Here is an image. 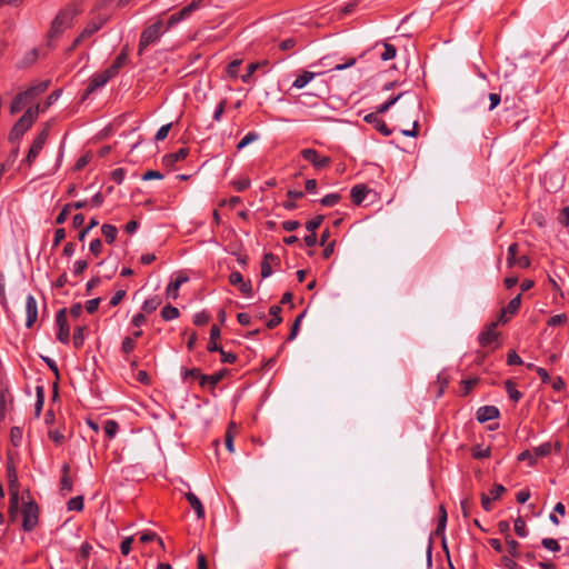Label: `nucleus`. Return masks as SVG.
Returning <instances> with one entry per match:
<instances>
[{
    "mask_svg": "<svg viewBox=\"0 0 569 569\" xmlns=\"http://www.w3.org/2000/svg\"><path fill=\"white\" fill-rule=\"evenodd\" d=\"M7 471H8L9 490H10L9 515L11 518H13L16 516V513L18 511V507H19V486H18L16 468L12 463L8 465Z\"/></svg>",
    "mask_w": 569,
    "mask_h": 569,
    "instance_id": "nucleus-5",
    "label": "nucleus"
},
{
    "mask_svg": "<svg viewBox=\"0 0 569 569\" xmlns=\"http://www.w3.org/2000/svg\"><path fill=\"white\" fill-rule=\"evenodd\" d=\"M36 416L38 417L42 410L44 403V388L42 386H37L36 388Z\"/></svg>",
    "mask_w": 569,
    "mask_h": 569,
    "instance_id": "nucleus-40",
    "label": "nucleus"
},
{
    "mask_svg": "<svg viewBox=\"0 0 569 569\" xmlns=\"http://www.w3.org/2000/svg\"><path fill=\"white\" fill-rule=\"evenodd\" d=\"M209 320H210V315L204 310L197 312L193 316V323L196 326H204L209 322Z\"/></svg>",
    "mask_w": 569,
    "mask_h": 569,
    "instance_id": "nucleus-48",
    "label": "nucleus"
},
{
    "mask_svg": "<svg viewBox=\"0 0 569 569\" xmlns=\"http://www.w3.org/2000/svg\"><path fill=\"white\" fill-rule=\"evenodd\" d=\"M39 112V106L30 107L12 127L10 132V140L20 139L32 127L33 122L38 118Z\"/></svg>",
    "mask_w": 569,
    "mask_h": 569,
    "instance_id": "nucleus-2",
    "label": "nucleus"
},
{
    "mask_svg": "<svg viewBox=\"0 0 569 569\" xmlns=\"http://www.w3.org/2000/svg\"><path fill=\"white\" fill-rule=\"evenodd\" d=\"M186 499L188 500L190 507L194 511L198 519L204 518V508L201 500L191 491L184 493Z\"/></svg>",
    "mask_w": 569,
    "mask_h": 569,
    "instance_id": "nucleus-20",
    "label": "nucleus"
},
{
    "mask_svg": "<svg viewBox=\"0 0 569 569\" xmlns=\"http://www.w3.org/2000/svg\"><path fill=\"white\" fill-rule=\"evenodd\" d=\"M301 156L305 160L311 162L316 169H322L330 164L329 157H322L316 149L307 148L301 150Z\"/></svg>",
    "mask_w": 569,
    "mask_h": 569,
    "instance_id": "nucleus-10",
    "label": "nucleus"
},
{
    "mask_svg": "<svg viewBox=\"0 0 569 569\" xmlns=\"http://www.w3.org/2000/svg\"><path fill=\"white\" fill-rule=\"evenodd\" d=\"M108 20H109V16H107V14H101V13L94 14L90 19V21L87 23V26L83 28V30L80 32V34L74 39L69 51H72L82 41L92 37L96 32H98L103 27V24Z\"/></svg>",
    "mask_w": 569,
    "mask_h": 569,
    "instance_id": "nucleus-3",
    "label": "nucleus"
},
{
    "mask_svg": "<svg viewBox=\"0 0 569 569\" xmlns=\"http://www.w3.org/2000/svg\"><path fill=\"white\" fill-rule=\"evenodd\" d=\"M515 531L520 538H526L529 533L526 521L521 517L515 520Z\"/></svg>",
    "mask_w": 569,
    "mask_h": 569,
    "instance_id": "nucleus-41",
    "label": "nucleus"
},
{
    "mask_svg": "<svg viewBox=\"0 0 569 569\" xmlns=\"http://www.w3.org/2000/svg\"><path fill=\"white\" fill-rule=\"evenodd\" d=\"M89 250L90 252L98 257L100 253H101V250H102V242L99 238L97 239H93L90 244H89Z\"/></svg>",
    "mask_w": 569,
    "mask_h": 569,
    "instance_id": "nucleus-61",
    "label": "nucleus"
},
{
    "mask_svg": "<svg viewBox=\"0 0 569 569\" xmlns=\"http://www.w3.org/2000/svg\"><path fill=\"white\" fill-rule=\"evenodd\" d=\"M136 348V341L131 337H126L121 343V351L126 355L131 353Z\"/></svg>",
    "mask_w": 569,
    "mask_h": 569,
    "instance_id": "nucleus-49",
    "label": "nucleus"
},
{
    "mask_svg": "<svg viewBox=\"0 0 569 569\" xmlns=\"http://www.w3.org/2000/svg\"><path fill=\"white\" fill-rule=\"evenodd\" d=\"M552 445L550 442L541 443L532 449L536 459L547 457L551 453Z\"/></svg>",
    "mask_w": 569,
    "mask_h": 569,
    "instance_id": "nucleus-37",
    "label": "nucleus"
},
{
    "mask_svg": "<svg viewBox=\"0 0 569 569\" xmlns=\"http://www.w3.org/2000/svg\"><path fill=\"white\" fill-rule=\"evenodd\" d=\"M48 437L56 445H62L64 441V435L58 429L49 430Z\"/></svg>",
    "mask_w": 569,
    "mask_h": 569,
    "instance_id": "nucleus-53",
    "label": "nucleus"
},
{
    "mask_svg": "<svg viewBox=\"0 0 569 569\" xmlns=\"http://www.w3.org/2000/svg\"><path fill=\"white\" fill-rule=\"evenodd\" d=\"M70 210H71V204H66L63 207V209L59 212V214L57 216L56 218V223L57 224H62L67 221L68 219V216L70 213Z\"/></svg>",
    "mask_w": 569,
    "mask_h": 569,
    "instance_id": "nucleus-58",
    "label": "nucleus"
},
{
    "mask_svg": "<svg viewBox=\"0 0 569 569\" xmlns=\"http://www.w3.org/2000/svg\"><path fill=\"white\" fill-rule=\"evenodd\" d=\"M91 551L92 546L89 542L86 541L81 545L77 561L83 569H88V559L91 555Z\"/></svg>",
    "mask_w": 569,
    "mask_h": 569,
    "instance_id": "nucleus-26",
    "label": "nucleus"
},
{
    "mask_svg": "<svg viewBox=\"0 0 569 569\" xmlns=\"http://www.w3.org/2000/svg\"><path fill=\"white\" fill-rule=\"evenodd\" d=\"M88 268V261L87 260H78L73 264L72 273L76 277H79L82 274V272Z\"/></svg>",
    "mask_w": 569,
    "mask_h": 569,
    "instance_id": "nucleus-57",
    "label": "nucleus"
},
{
    "mask_svg": "<svg viewBox=\"0 0 569 569\" xmlns=\"http://www.w3.org/2000/svg\"><path fill=\"white\" fill-rule=\"evenodd\" d=\"M77 14L78 10L71 6L60 10L51 22L48 37L54 39L62 34L64 30L71 27Z\"/></svg>",
    "mask_w": 569,
    "mask_h": 569,
    "instance_id": "nucleus-1",
    "label": "nucleus"
},
{
    "mask_svg": "<svg viewBox=\"0 0 569 569\" xmlns=\"http://www.w3.org/2000/svg\"><path fill=\"white\" fill-rule=\"evenodd\" d=\"M219 353L221 356L220 360L223 363H234L237 360V355L233 352L226 351V350L221 349V351Z\"/></svg>",
    "mask_w": 569,
    "mask_h": 569,
    "instance_id": "nucleus-60",
    "label": "nucleus"
},
{
    "mask_svg": "<svg viewBox=\"0 0 569 569\" xmlns=\"http://www.w3.org/2000/svg\"><path fill=\"white\" fill-rule=\"evenodd\" d=\"M226 370H220L218 372H214L213 375H202L200 380V386H210L211 389H213L224 377Z\"/></svg>",
    "mask_w": 569,
    "mask_h": 569,
    "instance_id": "nucleus-23",
    "label": "nucleus"
},
{
    "mask_svg": "<svg viewBox=\"0 0 569 569\" xmlns=\"http://www.w3.org/2000/svg\"><path fill=\"white\" fill-rule=\"evenodd\" d=\"M188 280H189V278L183 274H179L174 280H171L166 289L167 297L176 300L179 296L180 287Z\"/></svg>",
    "mask_w": 569,
    "mask_h": 569,
    "instance_id": "nucleus-19",
    "label": "nucleus"
},
{
    "mask_svg": "<svg viewBox=\"0 0 569 569\" xmlns=\"http://www.w3.org/2000/svg\"><path fill=\"white\" fill-rule=\"evenodd\" d=\"M191 14H192V12H191L190 8H188L187 6L183 7L180 11L172 13L167 21L166 30H168V29L172 28L173 26L178 24L179 22L186 20Z\"/></svg>",
    "mask_w": 569,
    "mask_h": 569,
    "instance_id": "nucleus-22",
    "label": "nucleus"
},
{
    "mask_svg": "<svg viewBox=\"0 0 569 569\" xmlns=\"http://www.w3.org/2000/svg\"><path fill=\"white\" fill-rule=\"evenodd\" d=\"M171 127H172V123H167V124H163L162 127H160L156 133L154 139L157 141L164 140L168 137V134L171 130Z\"/></svg>",
    "mask_w": 569,
    "mask_h": 569,
    "instance_id": "nucleus-54",
    "label": "nucleus"
},
{
    "mask_svg": "<svg viewBox=\"0 0 569 569\" xmlns=\"http://www.w3.org/2000/svg\"><path fill=\"white\" fill-rule=\"evenodd\" d=\"M259 138V134L257 132H249L247 133L241 141L237 144V149L241 150L244 147H247L249 143L256 141Z\"/></svg>",
    "mask_w": 569,
    "mask_h": 569,
    "instance_id": "nucleus-47",
    "label": "nucleus"
},
{
    "mask_svg": "<svg viewBox=\"0 0 569 569\" xmlns=\"http://www.w3.org/2000/svg\"><path fill=\"white\" fill-rule=\"evenodd\" d=\"M276 257L272 253H266L263 256L262 262H261V277L268 278L272 273L271 263L270 261H273Z\"/></svg>",
    "mask_w": 569,
    "mask_h": 569,
    "instance_id": "nucleus-29",
    "label": "nucleus"
},
{
    "mask_svg": "<svg viewBox=\"0 0 569 569\" xmlns=\"http://www.w3.org/2000/svg\"><path fill=\"white\" fill-rule=\"evenodd\" d=\"M477 383H478L477 378L462 380L461 385H462V389H463V395H468L475 388V386Z\"/></svg>",
    "mask_w": 569,
    "mask_h": 569,
    "instance_id": "nucleus-62",
    "label": "nucleus"
},
{
    "mask_svg": "<svg viewBox=\"0 0 569 569\" xmlns=\"http://www.w3.org/2000/svg\"><path fill=\"white\" fill-rule=\"evenodd\" d=\"M56 325L58 328L57 339L63 343L68 345L70 341V326L67 319V310L60 309L56 315Z\"/></svg>",
    "mask_w": 569,
    "mask_h": 569,
    "instance_id": "nucleus-8",
    "label": "nucleus"
},
{
    "mask_svg": "<svg viewBox=\"0 0 569 569\" xmlns=\"http://www.w3.org/2000/svg\"><path fill=\"white\" fill-rule=\"evenodd\" d=\"M402 96H403V93H399L398 96H396V97L389 99L388 101H386L385 103L380 104L379 107H377V110L375 113L380 114V113L387 112Z\"/></svg>",
    "mask_w": 569,
    "mask_h": 569,
    "instance_id": "nucleus-44",
    "label": "nucleus"
},
{
    "mask_svg": "<svg viewBox=\"0 0 569 569\" xmlns=\"http://www.w3.org/2000/svg\"><path fill=\"white\" fill-rule=\"evenodd\" d=\"M479 422H487L499 417V409L495 406L480 407L476 412Z\"/></svg>",
    "mask_w": 569,
    "mask_h": 569,
    "instance_id": "nucleus-18",
    "label": "nucleus"
},
{
    "mask_svg": "<svg viewBox=\"0 0 569 569\" xmlns=\"http://www.w3.org/2000/svg\"><path fill=\"white\" fill-rule=\"evenodd\" d=\"M161 302L162 301H161L160 297L153 296V297L144 300L141 309L146 313H152L153 311H156L159 308Z\"/></svg>",
    "mask_w": 569,
    "mask_h": 569,
    "instance_id": "nucleus-28",
    "label": "nucleus"
},
{
    "mask_svg": "<svg viewBox=\"0 0 569 569\" xmlns=\"http://www.w3.org/2000/svg\"><path fill=\"white\" fill-rule=\"evenodd\" d=\"M401 134L406 137L416 138L419 134V121L418 119H413L411 129L401 130Z\"/></svg>",
    "mask_w": 569,
    "mask_h": 569,
    "instance_id": "nucleus-55",
    "label": "nucleus"
},
{
    "mask_svg": "<svg viewBox=\"0 0 569 569\" xmlns=\"http://www.w3.org/2000/svg\"><path fill=\"white\" fill-rule=\"evenodd\" d=\"M180 316V312H179V309L171 306V305H167L162 308L161 310V317L164 321H171V320H174L177 319L178 317Z\"/></svg>",
    "mask_w": 569,
    "mask_h": 569,
    "instance_id": "nucleus-30",
    "label": "nucleus"
},
{
    "mask_svg": "<svg viewBox=\"0 0 569 569\" xmlns=\"http://www.w3.org/2000/svg\"><path fill=\"white\" fill-rule=\"evenodd\" d=\"M103 430L106 436L112 439L119 430V425L117 421L109 419L104 422Z\"/></svg>",
    "mask_w": 569,
    "mask_h": 569,
    "instance_id": "nucleus-39",
    "label": "nucleus"
},
{
    "mask_svg": "<svg viewBox=\"0 0 569 569\" xmlns=\"http://www.w3.org/2000/svg\"><path fill=\"white\" fill-rule=\"evenodd\" d=\"M518 253V243L513 242L508 248V254H507V263L508 267H519V268H529L530 267V259L528 256H517Z\"/></svg>",
    "mask_w": 569,
    "mask_h": 569,
    "instance_id": "nucleus-9",
    "label": "nucleus"
},
{
    "mask_svg": "<svg viewBox=\"0 0 569 569\" xmlns=\"http://www.w3.org/2000/svg\"><path fill=\"white\" fill-rule=\"evenodd\" d=\"M541 545L543 546V548L552 552H557L560 550V545L558 540L553 538H543Z\"/></svg>",
    "mask_w": 569,
    "mask_h": 569,
    "instance_id": "nucleus-46",
    "label": "nucleus"
},
{
    "mask_svg": "<svg viewBox=\"0 0 569 569\" xmlns=\"http://www.w3.org/2000/svg\"><path fill=\"white\" fill-rule=\"evenodd\" d=\"M26 327L31 328L38 319V305L32 295H28L26 298Z\"/></svg>",
    "mask_w": 569,
    "mask_h": 569,
    "instance_id": "nucleus-14",
    "label": "nucleus"
},
{
    "mask_svg": "<svg viewBox=\"0 0 569 569\" xmlns=\"http://www.w3.org/2000/svg\"><path fill=\"white\" fill-rule=\"evenodd\" d=\"M231 183L237 191L241 192L250 187V179L248 177H240L232 180Z\"/></svg>",
    "mask_w": 569,
    "mask_h": 569,
    "instance_id": "nucleus-43",
    "label": "nucleus"
},
{
    "mask_svg": "<svg viewBox=\"0 0 569 569\" xmlns=\"http://www.w3.org/2000/svg\"><path fill=\"white\" fill-rule=\"evenodd\" d=\"M83 506L84 505L82 496L73 497L67 503L68 510L70 511H81L83 509Z\"/></svg>",
    "mask_w": 569,
    "mask_h": 569,
    "instance_id": "nucleus-42",
    "label": "nucleus"
},
{
    "mask_svg": "<svg viewBox=\"0 0 569 569\" xmlns=\"http://www.w3.org/2000/svg\"><path fill=\"white\" fill-rule=\"evenodd\" d=\"M521 305V293L517 295L515 298H512L507 307L503 309L509 313L510 317H513L520 308Z\"/></svg>",
    "mask_w": 569,
    "mask_h": 569,
    "instance_id": "nucleus-36",
    "label": "nucleus"
},
{
    "mask_svg": "<svg viewBox=\"0 0 569 569\" xmlns=\"http://www.w3.org/2000/svg\"><path fill=\"white\" fill-rule=\"evenodd\" d=\"M315 78V73L310 71H303L299 74L292 83L293 88L302 89L305 88L312 79Z\"/></svg>",
    "mask_w": 569,
    "mask_h": 569,
    "instance_id": "nucleus-27",
    "label": "nucleus"
},
{
    "mask_svg": "<svg viewBox=\"0 0 569 569\" xmlns=\"http://www.w3.org/2000/svg\"><path fill=\"white\" fill-rule=\"evenodd\" d=\"M112 78H114V77L111 73H109L108 70H104L99 73H94L89 80V84L86 89V94L88 96V94L92 93L93 91L98 90L99 88H102Z\"/></svg>",
    "mask_w": 569,
    "mask_h": 569,
    "instance_id": "nucleus-11",
    "label": "nucleus"
},
{
    "mask_svg": "<svg viewBox=\"0 0 569 569\" xmlns=\"http://www.w3.org/2000/svg\"><path fill=\"white\" fill-rule=\"evenodd\" d=\"M339 200L340 196L338 193H329L321 199V204L325 207H332L337 204Z\"/></svg>",
    "mask_w": 569,
    "mask_h": 569,
    "instance_id": "nucleus-52",
    "label": "nucleus"
},
{
    "mask_svg": "<svg viewBox=\"0 0 569 569\" xmlns=\"http://www.w3.org/2000/svg\"><path fill=\"white\" fill-rule=\"evenodd\" d=\"M363 120L367 123L372 124L385 137L392 133V130L388 128L386 122L377 113H368L365 116Z\"/></svg>",
    "mask_w": 569,
    "mask_h": 569,
    "instance_id": "nucleus-16",
    "label": "nucleus"
},
{
    "mask_svg": "<svg viewBox=\"0 0 569 569\" xmlns=\"http://www.w3.org/2000/svg\"><path fill=\"white\" fill-rule=\"evenodd\" d=\"M507 363L509 366H518V365L522 363V360H521V358L518 356V353L516 351L511 350V351L508 352Z\"/></svg>",
    "mask_w": 569,
    "mask_h": 569,
    "instance_id": "nucleus-64",
    "label": "nucleus"
},
{
    "mask_svg": "<svg viewBox=\"0 0 569 569\" xmlns=\"http://www.w3.org/2000/svg\"><path fill=\"white\" fill-rule=\"evenodd\" d=\"M189 154L187 148H180L178 151L164 156L163 161L167 166H172L176 162L182 161Z\"/></svg>",
    "mask_w": 569,
    "mask_h": 569,
    "instance_id": "nucleus-24",
    "label": "nucleus"
},
{
    "mask_svg": "<svg viewBox=\"0 0 569 569\" xmlns=\"http://www.w3.org/2000/svg\"><path fill=\"white\" fill-rule=\"evenodd\" d=\"M505 386H506V390L508 392L509 398L513 402H518L521 399L522 393L517 389L516 383L511 380H507Z\"/></svg>",
    "mask_w": 569,
    "mask_h": 569,
    "instance_id": "nucleus-32",
    "label": "nucleus"
},
{
    "mask_svg": "<svg viewBox=\"0 0 569 569\" xmlns=\"http://www.w3.org/2000/svg\"><path fill=\"white\" fill-rule=\"evenodd\" d=\"M34 88H29L26 91L20 92L10 104V112L12 114L18 113L32 98Z\"/></svg>",
    "mask_w": 569,
    "mask_h": 569,
    "instance_id": "nucleus-12",
    "label": "nucleus"
},
{
    "mask_svg": "<svg viewBox=\"0 0 569 569\" xmlns=\"http://www.w3.org/2000/svg\"><path fill=\"white\" fill-rule=\"evenodd\" d=\"M323 219H325V216L319 214V216L315 217L313 219L309 220L306 224L307 230L310 232H315L320 227Z\"/></svg>",
    "mask_w": 569,
    "mask_h": 569,
    "instance_id": "nucleus-51",
    "label": "nucleus"
},
{
    "mask_svg": "<svg viewBox=\"0 0 569 569\" xmlns=\"http://www.w3.org/2000/svg\"><path fill=\"white\" fill-rule=\"evenodd\" d=\"M86 329L87 328L84 326H79V327L74 328L73 337H72L74 348L79 349L83 346V342L86 339V336H84Z\"/></svg>",
    "mask_w": 569,
    "mask_h": 569,
    "instance_id": "nucleus-31",
    "label": "nucleus"
},
{
    "mask_svg": "<svg viewBox=\"0 0 569 569\" xmlns=\"http://www.w3.org/2000/svg\"><path fill=\"white\" fill-rule=\"evenodd\" d=\"M164 31L167 30L162 28L161 20H157L147 27L140 36L138 52L141 54L146 48L157 43Z\"/></svg>",
    "mask_w": 569,
    "mask_h": 569,
    "instance_id": "nucleus-4",
    "label": "nucleus"
},
{
    "mask_svg": "<svg viewBox=\"0 0 569 569\" xmlns=\"http://www.w3.org/2000/svg\"><path fill=\"white\" fill-rule=\"evenodd\" d=\"M496 327L497 323L491 322L485 330L480 332L478 336V342L481 347H490L497 340L498 333L496 331Z\"/></svg>",
    "mask_w": 569,
    "mask_h": 569,
    "instance_id": "nucleus-15",
    "label": "nucleus"
},
{
    "mask_svg": "<svg viewBox=\"0 0 569 569\" xmlns=\"http://www.w3.org/2000/svg\"><path fill=\"white\" fill-rule=\"evenodd\" d=\"M97 226H98V220L96 218H91L89 221V224L86 228H83L82 230H80V232L78 234V239L80 241H83L84 238L87 237V234L89 233V231Z\"/></svg>",
    "mask_w": 569,
    "mask_h": 569,
    "instance_id": "nucleus-56",
    "label": "nucleus"
},
{
    "mask_svg": "<svg viewBox=\"0 0 569 569\" xmlns=\"http://www.w3.org/2000/svg\"><path fill=\"white\" fill-rule=\"evenodd\" d=\"M50 126L47 123L44 128L39 132V134L34 138L27 157L24 159V162L28 167H31L38 156L40 154L41 150L43 149L48 137H49Z\"/></svg>",
    "mask_w": 569,
    "mask_h": 569,
    "instance_id": "nucleus-6",
    "label": "nucleus"
},
{
    "mask_svg": "<svg viewBox=\"0 0 569 569\" xmlns=\"http://www.w3.org/2000/svg\"><path fill=\"white\" fill-rule=\"evenodd\" d=\"M506 543H507V548H508V552L509 555L512 557V558H518L520 556V551H519V542L517 540H515L511 535H507L506 536Z\"/></svg>",
    "mask_w": 569,
    "mask_h": 569,
    "instance_id": "nucleus-34",
    "label": "nucleus"
},
{
    "mask_svg": "<svg viewBox=\"0 0 569 569\" xmlns=\"http://www.w3.org/2000/svg\"><path fill=\"white\" fill-rule=\"evenodd\" d=\"M229 282L232 286H238L240 292L246 297L252 296V286L250 281H244L242 274L239 271H233L229 276Z\"/></svg>",
    "mask_w": 569,
    "mask_h": 569,
    "instance_id": "nucleus-13",
    "label": "nucleus"
},
{
    "mask_svg": "<svg viewBox=\"0 0 569 569\" xmlns=\"http://www.w3.org/2000/svg\"><path fill=\"white\" fill-rule=\"evenodd\" d=\"M446 525H447V510L443 506H440L438 525H437V529H436V533L438 536L443 535V532L446 530Z\"/></svg>",
    "mask_w": 569,
    "mask_h": 569,
    "instance_id": "nucleus-35",
    "label": "nucleus"
},
{
    "mask_svg": "<svg viewBox=\"0 0 569 569\" xmlns=\"http://www.w3.org/2000/svg\"><path fill=\"white\" fill-rule=\"evenodd\" d=\"M566 321H567V316L565 313H559V315L552 316L548 320V326L557 327V326H560V325L565 323Z\"/></svg>",
    "mask_w": 569,
    "mask_h": 569,
    "instance_id": "nucleus-59",
    "label": "nucleus"
},
{
    "mask_svg": "<svg viewBox=\"0 0 569 569\" xmlns=\"http://www.w3.org/2000/svg\"><path fill=\"white\" fill-rule=\"evenodd\" d=\"M101 232L106 241L112 243L117 238L118 230L114 226L106 223L101 227Z\"/></svg>",
    "mask_w": 569,
    "mask_h": 569,
    "instance_id": "nucleus-33",
    "label": "nucleus"
},
{
    "mask_svg": "<svg viewBox=\"0 0 569 569\" xmlns=\"http://www.w3.org/2000/svg\"><path fill=\"white\" fill-rule=\"evenodd\" d=\"M369 188L365 184H356L350 190V197L356 206L361 204L369 193Z\"/></svg>",
    "mask_w": 569,
    "mask_h": 569,
    "instance_id": "nucleus-21",
    "label": "nucleus"
},
{
    "mask_svg": "<svg viewBox=\"0 0 569 569\" xmlns=\"http://www.w3.org/2000/svg\"><path fill=\"white\" fill-rule=\"evenodd\" d=\"M397 54V49L393 44L383 42V52L380 54L382 61L392 60Z\"/></svg>",
    "mask_w": 569,
    "mask_h": 569,
    "instance_id": "nucleus-38",
    "label": "nucleus"
},
{
    "mask_svg": "<svg viewBox=\"0 0 569 569\" xmlns=\"http://www.w3.org/2000/svg\"><path fill=\"white\" fill-rule=\"evenodd\" d=\"M518 460L519 461H528V465L530 467H533L537 463V459L533 455V451H531V450H523L522 452H520L518 455Z\"/></svg>",
    "mask_w": 569,
    "mask_h": 569,
    "instance_id": "nucleus-45",
    "label": "nucleus"
},
{
    "mask_svg": "<svg viewBox=\"0 0 569 569\" xmlns=\"http://www.w3.org/2000/svg\"><path fill=\"white\" fill-rule=\"evenodd\" d=\"M11 442L14 447L20 446L22 440V430L19 427H12L10 430Z\"/></svg>",
    "mask_w": 569,
    "mask_h": 569,
    "instance_id": "nucleus-50",
    "label": "nucleus"
},
{
    "mask_svg": "<svg viewBox=\"0 0 569 569\" xmlns=\"http://www.w3.org/2000/svg\"><path fill=\"white\" fill-rule=\"evenodd\" d=\"M22 528L24 531H32L38 525L39 508L34 501H28L22 509Z\"/></svg>",
    "mask_w": 569,
    "mask_h": 569,
    "instance_id": "nucleus-7",
    "label": "nucleus"
},
{
    "mask_svg": "<svg viewBox=\"0 0 569 569\" xmlns=\"http://www.w3.org/2000/svg\"><path fill=\"white\" fill-rule=\"evenodd\" d=\"M70 465L63 463L61 467L60 492L66 496L73 489L72 479L70 477Z\"/></svg>",
    "mask_w": 569,
    "mask_h": 569,
    "instance_id": "nucleus-17",
    "label": "nucleus"
},
{
    "mask_svg": "<svg viewBox=\"0 0 569 569\" xmlns=\"http://www.w3.org/2000/svg\"><path fill=\"white\" fill-rule=\"evenodd\" d=\"M133 542V538L132 537H127L122 540L121 545H120V551L123 556H128L130 550H131V545Z\"/></svg>",
    "mask_w": 569,
    "mask_h": 569,
    "instance_id": "nucleus-63",
    "label": "nucleus"
},
{
    "mask_svg": "<svg viewBox=\"0 0 569 569\" xmlns=\"http://www.w3.org/2000/svg\"><path fill=\"white\" fill-rule=\"evenodd\" d=\"M128 61V54L124 51H121L112 64L107 69L109 73H111L113 77H116L119 73V70L127 63Z\"/></svg>",
    "mask_w": 569,
    "mask_h": 569,
    "instance_id": "nucleus-25",
    "label": "nucleus"
}]
</instances>
